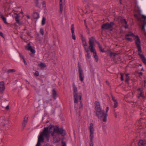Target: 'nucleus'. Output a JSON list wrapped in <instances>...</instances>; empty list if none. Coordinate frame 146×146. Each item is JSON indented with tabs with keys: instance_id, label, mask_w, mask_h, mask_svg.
<instances>
[{
	"instance_id": "603ef678",
	"label": "nucleus",
	"mask_w": 146,
	"mask_h": 146,
	"mask_svg": "<svg viewBox=\"0 0 146 146\" xmlns=\"http://www.w3.org/2000/svg\"><path fill=\"white\" fill-rule=\"evenodd\" d=\"M62 146H66V144L65 143H64Z\"/></svg>"
},
{
	"instance_id": "a878e982",
	"label": "nucleus",
	"mask_w": 146,
	"mask_h": 146,
	"mask_svg": "<svg viewBox=\"0 0 146 146\" xmlns=\"http://www.w3.org/2000/svg\"><path fill=\"white\" fill-rule=\"evenodd\" d=\"M1 17L3 21H4V23L6 24H7V23L6 21V18L3 15H1Z\"/></svg>"
},
{
	"instance_id": "f03ea898",
	"label": "nucleus",
	"mask_w": 146,
	"mask_h": 146,
	"mask_svg": "<svg viewBox=\"0 0 146 146\" xmlns=\"http://www.w3.org/2000/svg\"><path fill=\"white\" fill-rule=\"evenodd\" d=\"M96 115L98 118L103 121L106 122L107 121V117L108 114L105 113L104 110H102L99 105H97L96 107Z\"/></svg>"
},
{
	"instance_id": "ea45409f",
	"label": "nucleus",
	"mask_w": 146,
	"mask_h": 146,
	"mask_svg": "<svg viewBox=\"0 0 146 146\" xmlns=\"http://www.w3.org/2000/svg\"><path fill=\"white\" fill-rule=\"evenodd\" d=\"M120 74L121 76V79L122 80H124L123 75L122 73H121Z\"/></svg>"
},
{
	"instance_id": "4be33fe9",
	"label": "nucleus",
	"mask_w": 146,
	"mask_h": 146,
	"mask_svg": "<svg viewBox=\"0 0 146 146\" xmlns=\"http://www.w3.org/2000/svg\"><path fill=\"white\" fill-rule=\"evenodd\" d=\"M38 66L40 67L41 68H43L46 66V65L45 64L42 62L38 64Z\"/></svg>"
},
{
	"instance_id": "ddd939ff",
	"label": "nucleus",
	"mask_w": 146,
	"mask_h": 146,
	"mask_svg": "<svg viewBox=\"0 0 146 146\" xmlns=\"http://www.w3.org/2000/svg\"><path fill=\"white\" fill-rule=\"evenodd\" d=\"M142 52H138V54L143 62L146 65V59L143 55L141 54Z\"/></svg>"
},
{
	"instance_id": "412c9836",
	"label": "nucleus",
	"mask_w": 146,
	"mask_h": 146,
	"mask_svg": "<svg viewBox=\"0 0 146 146\" xmlns=\"http://www.w3.org/2000/svg\"><path fill=\"white\" fill-rule=\"evenodd\" d=\"M33 17L35 19H38L39 18V16L38 13H35L33 14Z\"/></svg>"
},
{
	"instance_id": "c9c22d12",
	"label": "nucleus",
	"mask_w": 146,
	"mask_h": 146,
	"mask_svg": "<svg viewBox=\"0 0 146 146\" xmlns=\"http://www.w3.org/2000/svg\"><path fill=\"white\" fill-rule=\"evenodd\" d=\"M20 56H21V58H23V62H24V64H25L26 65V64H27V63H26V61H25V59H24V58H23V56L22 55H20Z\"/></svg>"
},
{
	"instance_id": "680f3d73",
	"label": "nucleus",
	"mask_w": 146,
	"mask_h": 146,
	"mask_svg": "<svg viewBox=\"0 0 146 146\" xmlns=\"http://www.w3.org/2000/svg\"><path fill=\"white\" fill-rule=\"evenodd\" d=\"M145 33H146V32H145Z\"/></svg>"
},
{
	"instance_id": "79ce46f5",
	"label": "nucleus",
	"mask_w": 146,
	"mask_h": 146,
	"mask_svg": "<svg viewBox=\"0 0 146 146\" xmlns=\"http://www.w3.org/2000/svg\"><path fill=\"white\" fill-rule=\"evenodd\" d=\"M142 18L143 19H144L145 20H146V16L142 15Z\"/></svg>"
},
{
	"instance_id": "37998d69",
	"label": "nucleus",
	"mask_w": 146,
	"mask_h": 146,
	"mask_svg": "<svg viewBox=\"0 0 146 146\" xmlns=\"http://www.w3.org/2000/svg\"><path fill=\"white\" fill-rule=\"evenodd\" d=\"M108 110H109V108L108 107H107L106 108V114H107V113L108 111Z\"/></svg>"
},
{
	"instance_id": "09e8293b",
	"label": "nucleus",
	"mask_w": 146,
	"mask_h": 146,
	"mask_svg": "<svg viewBox=\"0 0 146 146\" xmlns=\"http://www.w3.org/2000/svg\"><path fill=\"white\" fill-rule=\"evenodd\" d=\"M6 109L7 110H8L9 109V106H7L6 107Z\"/></svg>"
},
{
	"instance_id": "f704fd0d",
	"label": "nucleus",
	"mask_w": 146,
	"mask_h": 146,
	"mask_svg": "<svg viewBox=\"0 0 146 146\" xmlns=\"http://www.w3.org/2000/svg\"><path fill=\"white\" fill-rule=\"evenodd\" d=\"M20 56H21V58H23V62H24V64H25L26 65V64H27V63H26V61H25V59H24V58H23V56L22 55H20Z\"/></svg>"
},
{
	"instance_id": "20e7f679",
	"label": "nucleus",
	"mask_w": 146,
	"mask_h": 146,
	"mask_svg": "<svg viewBox=\"0 0 146 146\" xmlns=\"http://www.w3.org/2000/svg\"><path fill=\"white\" fill-rule=\"evenodd\" d=\"M135 44L138 48V52H142L140 46V40L137 35L135 36L134 37Z\"/></svg>"
},
{
	"instance_id": "c03bdc74",
	"label": "nucleus",
	"mask_w": 146,
	"mask_h": 146,
	"mask_svg": "<svg viewBox=\"0 0 146 146\" xmlns=\"http://www.w3.org/2000/svg\"><path fill=\"white\" fill-rule=\"evenodd\" d=\"M143 94L142 93H140V95H139V97H143Z\"/></svg>"
},
{
	"instance_id": "423d86ee",
	"label": "nucleus",
	"mask_w": 146,
	"mask_h": 146,
	"mask_svg": "<svg viewBox=\"0 0 146 146\" xmlns=\"http://www.w3.org/2000/svg\"><path fill=\"white\" fill-rule=\"evenodd\" d=\"M25 48L26 50L30 51L32 53L34 54L35 52L34 47L31 46L30 44L29 43L25 46Z\"/></svg>"
},
{
	"instance_id": "4c0bfd02",
	"label": "nucleus",
	"mask_w": 146,
	"mask_h": 146,
	"mask_svg": "<svg viewBox=\"0 0 146 146\" xmlns=\"http://www.w3.org/2000/svg\"><path fill=\"white\" fill-rule=\"evenodd\" d=\"M89 145L90 146H94V144L93 142V141H90L89 143Z\"/></svg>"
},
{
	"instance_id": "5701e85b",
	"label": "nucleus",
	"mask_w": 146,
	"mask_h": 146,
	"mask_svg": "<svg viewBox=\"0 0 146 146\" xmlns=\"http://www.w3.org/2000/svg\"><path fill=\"white\" fill-rule=\"evenodd\" d=\"M53 97L54 99H55L57 97V94L56 91L53 90L52 91Z\"/></svg>"
},
{
	"instance_id": "58836bf2",
	"label": "nucleus",
	"mask_w": 146,
	"mask_h": 146,
	"mask_svg": "<svg viewBox=\"0 0 146 146\" xmlns=\"http://www.w3.org/2000/svg\"><path fill=\"white\" fill-rule=\"evenodd\" d=\"M34 75L36 76H38L39 75V72L38 71H36L34 74Z\"/></svg>"
},
{
	"instance_id": "39448f33",
	"label": "nucleus",
	"mask_w": 146,
	"mask_h": 146,
	"mask_svg": "<svg viewBox=\"0 0 146 146\" xmlns=\"http://www.w3.org/2000/svg\"><path fill=\"white\" fill-rule=\"evenodd\" d=\"M73 95L74 99L75 100V102L76 101L77 98L78 97V95L81 94L82 95V94L80 93H77V88L76 87L74 83L73 84Z\"/></svg>"
},
{
	"instance_id": "de8ad7c7",
	"label": "nucleus",
	"mask_w": 146,
	"mask_h": 146,
	"mask_svg": "<svg viewBox=\"0 0 146 146\" xmlns=\"http://www.w3.org/2000/svg\"><path fill=\"white\" fill-rule=\"evenodd\" d=\"M0 35L1 36H2L3 37H4L3 36V33L2 32H0Z\"/></svg>"
},
{
	"instance_id": "6e6d98bb",
	"label": "nucleus",
	"mask_w": 146,
	"mask_h": 146,
	"mask_svg": "<svg viewBox=\"0 0 146 146\" xmlns=\"http://www.w3.org/2000/svg\"><path fill=\"white\" fill-rule=\"evenodd\" d=\"M139 74L140 75H142V74H143L142 73V72H140V73H139Z\"/></svg>"
},
{
	"instance_id": "6e6552de",
	"label": "nucleus",
	"mask_w": 146,
	"mask_h": 146,
	"mask_svg": "<svg viewBox=\"0 0 146 146\" xmlns=\"http://www.w3.org/2000/svg\"><path fill=\"white\" fill-rule=\"evenodd\" d=\"M113 24V22L110 23H106L102 25V28L105 29H110L111 28Z\"/></svg>"
},
{
	"instance_id": "f8f14e48",
	"label": "nucleus",
	"mask_w": 146,
	"mask_h": 146,
	"mask_svg": "<svg viewBox=\"0 0 146 146\" xmlns=\"http://www.w3.org/2000/svg\"><path fill=\"white\" fill-rule=\"evenodd\" d=\"M85 50L87 53L85 55L86 59L87 60H88L90 58L91 55H90V53L89 52V48L86 49H85Z\"/></svg>"
},
{
	"instance_id": "c85d7f7f",
	"label": "nucleus",
	"mask_w": 146,
	"mask_h": 146,
	"mask_svg": "<svg viewBox=\"0 0 146 146\" xmlns=\"http://www.w3.org/2000/svg\"><path fill=\"white\" fill-rule=\"evenodd\" d=\"M62 0H60V5L61 11L62 10Z\"/></svg>"
},
{
	"instance_id": "473e14b6",
	"label": "nucleus",
	"mask_w": 146,
	"mask_h": 146,
	"mask_svg": "<svg viewBox=\"0 0 146 146\" xmlns=\"http://www.w3.org/2000/svg\"><path fill=\"white\" fill-rule=\"evenodd\" d=\"M114 107L115 108H117L118 106V103L117 101H115L114 102Z\"/></svg>"
},
{
	"instance_id": "c756f323",
	"label": "nucleus",
	"mask_w": 146,
	"mask_h": 146,
	"mask_svg": "<svg viewBox=\"0 0 146 146\" xmlns=\"http://www.w3.org/2000/svg\"><path fill=\"white\" fill-rule=\"evenodd\" d=\"M97 44L98 45L99 47L101 50V51L102 52H104V50L102 49V46L100 44V43L98 42H97Z\"/></svg>"
},
{
	"instance_id": "9b49d317",
	"label": "nucleus",
	"mask_w": 146,
	"mask_h": 146,
	"mask_svg": "<svg viewBox=\"0 0 146 146\" xmlns=\"http://www.w3.org/2000/svg\"><path fill=\"white\" fill-rule=\"evenodd\" d=\"M91 52L93 53V56L94 58L95 59V60L96 62H98V56L97 55L96 51L95 50L92 49V50H91Z\"/></svg>"
},
{
	"instance_id": "4468645a",
	"label": "nucleus",
	"mask_w": 146,
	"mask_h": 146,
	"mask_svg": "<svg viewBox=\"0 0 146 146\" xmlns=\"http://www.w3.org/2000/svg\"><path fill=\"white\" fill-rule=\"evenodd\" d=\"M74 25L73 24H72L71 25V32H72V38L74 40H75L76 39V38L75 35L74 34Z\"/></svg>"
},
{
	"instance_id": "a19ab883",
	"label": "nucleus",
	"mask_w": 146,
	"mask_h": 146,
	"mask_svg": "<svg viewBox=\"0 0 146 146\" xmlns=\"http://www.w3.org/2000/svg\"><path fill=\"white\" fill-rule=\"evenodd\" d=\"M138 10L137 11V12L139 13H140V14H141V10L138 7Z\"/></svg>"
},
{
	"instance_id": "f3484780",
	"label": "nucleus",
	"mask_w": 146,
	"mask_h": 146,
	"mask_svg": "<svg viewBox=\"0 0 146 146\" xmlns=\"http://www.w3.org/2000/svg\"><path fill=\"white\" fill-rule=\"evenodd\" d=\"M5 89L4 83L3 82H0V91L1 92L3 91Z\"/></svg>"
},
{
	"instance_id": "4d7b16f0",
	"label": "nucleus",
	"mask_w": 146,
	"mask_h": 146,
	"mask_svg": "<svg viewBox=\"0 0 146 146\" xmlns=\"http://www.w3.org/2000/svg\"><path fill=\"white\" fill-rule=\"evenodd\" d=\"M138 90H139L140 91V92H141V89H139Z\"/></svg>"
},
{
	"instance_id": "13d9d810",
	"label": "nucleus",
	"mask_w": 146,
	"mask_h": 146,
	"mask_svg": "<svg viewBox=\"0 0 146 146\" xmlns=\"http://www.w3.org/2000/svg\"><path fill=\"white\" fill-rule=\"evenodd\" d=\"M135 17H137V15H135Z\"/></svg>"
},
{
	"instance_id": "7c9ffc66",
	"label": "nucleus",
	"mask_w": 146,
	"mask_h": 146,
	"mask_svg": "<svg viewBox=\"0 0 146 146\" xmlns=\"http://www.w3.org/2000/svg\"><path fill=\"white\" fill-rule=\"evenodd\" d=\"M15 70L13 69H10L7 71L8 73H10L11 72H15Z\"/></svg>"
},
{
	"instance_id": "a18cd8bd",
	"label": "nucleus",
	"mask_w": 146,
	"mask_h": 146,
	"mask_svg": "<svg viewBox=\"0 0 146 146\" xmlns=\"http://www.w3.org/2000/svg\"><path fill=\"white\" fill-rule=\"evenodd\" d=\"M42 4H43V5L44 7H45L46 3H45V2L44 1L42 2Z\"/></svg>"
},
{
	"instance_id": "a211bd4d",
	"label": "nucleus",
	"mask_w": 146,
	"mask_h": 146,
	"mask_svg": "<svg viewBox=\"0 0 146 146\" xmlns=\"http://www.w3.org/2000/svg\"><path fill=\"white\" fill-rule=\"evenodd\" d=\"M89 129L90 133H94V127L93 124V123H90V124Z\"/></svg>"
},
{
	"instance_id": "72a5a7b5",
	"label": "nucleus",
	"mask_w": 146,
	"mask_h": 146,
	"mask_svg": "<svg viewBox=\"0 0 146 146\" xmlns=\"http://www.w3.org/2000/svg\"><path fill=\"white\" fill-rule=\"evenodd\" d=\"M146 25V22H145L144 24L143 25L142 29L145 32V27Z\"/></svg>"
},
{
	"instance_id": "aec40b11",
	"label": "nucleus",
	"mask_w": 146,
	"mask_h": 146,
	"mask_svg": "<svg viewBox=\"0 0 146 146\" xmlns=\"http://www.w3.org/2000/svg\"><path fill=\"white\" fill-rule=\"evenodd\" d=\"M14 18L18 24L19 25L21 24L19 20V17L18 15H16L14 17Z\"/></svg>"
},
{
	"instance_id": "bb28decb",
	"label": "nucleus",
	"mask_w": 146,
	"mask_h": 146,
	"mask_svg": "<svg viewBox=\"0 0 146 146\" xmlns=\"http://www.w3.org/2000/svg\"><path fill=\"white\" fill-rule=\"evenodd\" d=\"M110 55L111 57H113L116 55V54L115 53L111 52L110 53Z\"/></svg>"
},
{
	"instance_id": "9d476101",
	"label": "nucleus",
	"mask_w": 146,
	"mask_h": 146,
	"mask_svg": "<svg viewBox=\"0 0 146 146\" xmlns=\"http://www.w3.org/2000/svg\"><path fill=\"white\" fill-rule=\"evenodd\" d=\"M79 73L80 80L82 82H83L84 80V76L83 71L80 68L79 69Z\"/></svg>"
},
{
	"instance_id": "49530a36",
	"label": "nucleus",
	"mask_w": 146,
	"mask_h": 146,
	"mask_svg": "<svg viewBox=\"0 0 146 146\" xmlns=\"http://www.w3.org/2000/svg\"><path fill=\"white\" fill-rule=\"evenodd\" d=\"M112 99L114 102H115V101H117L113 97H112Z\"/></svg>"
},
{
	"instance_id": "864d4df0",
	"label": "nucleus",
	"mask_w": 146,
	"mask_h": 146,
	"mask_svg": "<svg viewBox=\"0 0 146 146\" xmlns=\"http://www.w3.org/2000/svg\"><path fill=\"white\" fill-rule=\"evenodd\" d=\"M115 116L116 118H117V115L116 113H115Z\"/></svg>"
},
{
	"instance_id": "393cba45",
	"label": "nucleus",
	"mask_w": 146,
	"mask_h": 146,
	"mask_svg": "<svg viewBox=\"0 0 146 146\" xmlns=\"http://www.w3.org/2000/svg\"><path fill=\"white\" fill-rule=\"evenodd\" d=\"M46 19L44 17H43L41 22V24L42 25H44L45 23Z\"/></svg>"
},
{
	"instance_id": "dca6fc26",
	"label": "nucleus",
	"mask_w": 146,
	"mask_h": 146,
	"mask_svg": "<svg viewBox=\"0 0 146 146\" xmlns=\"http://www.w3.org/2000/svg\"><path fill=\"white\" fill-rule=\"evenodd\" d=\"M139 146H146V141L141 140L138 143Z\"/></svg>"
},
{
	"instance_id": "8fccbe9b",
	"label": "nucleus",
	"mask_w": 146,
	"mask_h": 146,
	"mask_svg": "<svg viewBox=\"0 0 146 146\" xmlns=\"http://www.w3.org/2000/svg\"><path fill=\"white\" fill-rule=\"evenodd\" d=\"M26 125L25 124L23 123L22 124V126L24 127H25Z\"/></svg>"
},
{
	"instance_id": "cd10ccee",
	"label": "nucleus",
	"mask_w": 146,
	"mask_h": 146,
	"mask_svg": "<svg viewBox=\"0 0 146 146\" xmlns=\"http://www.w3.org/2000/svg\"><path fill=\"white\" fill-rule=\"evenodd\" d=\"M125 76H126V78H125V81L126 82H127L129 80V77L128 76V74H126L125 75Z\"/></svg>"
},
{
	"instance_id": "3c124183",
	"label": "nucleus",
	"mask_w": 146,
	"mask_h": 146,
	"mask_svg": "<svg viewBox=\"0 0 146 146\" xmlns=\"http://www.w3.org/2000/svg\"><path fill=\"white\" fill-rule=\"evenodd\" d=\"M27 17L28 19H29L30 18V17L29 15H27Z\"/></svg>"
},
{
	"instance_id": "052dcab7",
	"label": "nucleus",
	"mask_w": 146,
	"mask_h": 146,
	"mask_svg": "<svg viewBox=\"0 0 146 146\" xmlns=\"http://www.w3.org/2000/svg\"><path fill=\"white\" fill-rule=\"evenodd\" d=\"M84 22H85H85H86V21H84Z\"/></svg>"
},
{
	"instance_id": "0eeeda50",
	"label": "nucleus",
	"mask_w": 146,
	"mask_h": 146,
	"mask_svg": "<svg viewBox=\"0 0 146 146\" xmlns=\"http://www.w3.org/2000/svg\"><path fill=\"white\" fill-rule=\"evenodd\" d=\"M94 38L93 37H91L89 38V47L90 49V50H92V49L95 50L94 48Z\"/></svg>"
},
{
	"instance_id": "1a4fd4ad",
	"label": "nucleus",
	"mask_w": 146,
	"mask_h": 146,
	"mask_svg": "<svg viewBox=\"0 0 146 146\" xmlns=\"http://www.w3.org/2000/svg\"><path fill=\"white\" fill-rule=\"evenodd\" d=\"M135 36V35H134L132 33H129L125 35V38L127 40L131 41L132 40L131 38L129 37V36H131L132 37L134 38Z\"/></svg>"
},
{
	"instance_id": "e433bc0d",
	"label": "nucleus",
	"mask_w": 146,
	"mask_h": 146,
	"mask_svg": "<svg viewBox=\"0 0 146 146\" xmlns=\"http://www.w3.org/2000/svg\"><path fill=\"white\" fill-rule=\"evenodd\" d=\"M40 33L42 35H43L44 34V31L42 29H40Z\"/></svg>"
},
{
	"instance_id": "6ab92c4d",
	"label": "nucleus",
	"mask_w": 146,
	"mask_h": 146,
	"mask_svg": "<svg viewBox=\"0 0 146 146\" xmlns=\"http://www.w3.org/2000/svg\"><path fill=\"white\" fill-rule=\"evenodd\" d=\"M121 22L123 25L124 27L125 28H128V25H125L127 24V22L125 19H123L121 20Z\"/></svg>"
},
{
	"instance_id": "7ed1b4c3",
	"label": "nucleus",
	"mask_w": 146,
	"mask_h": 146,
	"mask_svg": "<svg viewBox=\"0 0 146 146\" xmlns=\"http://www.w3.org/2000/svg\"><path fill=\"white\" fill-rule=\"evenodd\" d=\"M82 98V95H78V97L76 98V101L75 102V100L74 99L75 103V108L76 110L81 109L82 107V104L81 101Z\"/></svg>"
},
{
	"instance_id": "bf43d9fd",
	"label": "nucleus",
	"mask_w": 146,
	"mask_h": 146,
	"mask_svg": "<svg viewBox=\"0 0 146 146\" xmlns=\"http://www.w3.org/2000/svg\"><path fill=\"white\" fill-rule=\"evenodd\" d=\"M78 115H79H79H80V113H79L78 114Z\"/></svg>"
},
{
	"instance_id": "2f4dec72",
	"label": "nucleus",
	"mask_w": 146,
	"mask_h": 146,
	"mask_svg": "<svg viewBox=\"0 0 146 146\" xmlns=\"http://www.w3.org/2000/svg\"><path fill=\"white\" fill-rule=\"evenodd\" d=\"M28 116V115H26L23 121H25V122H27Z\"/></svg>"
},
{
	"instance_id": "b1692460",
	"label": "nucleus",
	"mask_w": 146,
	"mask_h": 146,
	"mask_svg": "<svg viewBox=\"0 0 146 146\" xmlns=\"http://www.w3.org/2000/svg\"><path fill=\"white\" fill-rule=\"evenodd\" d=\"M94 133H90V141H93V139L94 138Z\"/></svg>"
},
{
	"instance_id": "5fc2aeb1",
	"label": "nucleus",
	"mask_w": 146,
	"mask_h": 146,
	"mask_svg": "<svg viewBox=\"0 0 146 146\" xmlns=\"http://www.w3.org/2000/svg\"><path fill=\"white\" fill-rule=\"evenodd\" d=\"M23 123H25V124L26 125V124L27 123V122H25V121H23Z\"/></svg>"
},
{
	"instance_id": "f257e3e1",
	"label": "nucleus",
	"mask_w": 146,
	"mask_h": 146,
	"mask_svg": "<svg viewBox=\"0 0 146 146\" xmlns=\"http://www.w3.org/2000/svg\"><path fill=\"white\" fill-rule=\"evenodd\" d=\"M50 133H51L54 138L59 134H61L62 136L65 134V132L62 129L59 128L56 126L49 125L48 127L45 128L43 131L40 133L36 146H40L41 143L44 142L45 137H46L48 139Z\"/></svg>"
},
{
	"instance_id": "2eb2a0df",
	"label": "nucleus",
	"mask_w": 146,
	"mask_h": 146,
	"mask_svg": "<svg viewBox=\"0 0 146 146\" xmlns=\"http://www.w3.org/2000/svg\"><path fill=\"white\" fill-rule=\"evenodd\" d=\"M82 45L84 47V49L89 48L87 46V44L85 39L84 38L82 39Z\"/></svg>"
}]
</instances>
